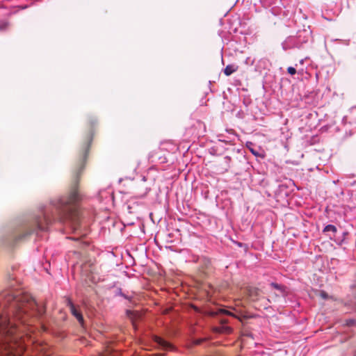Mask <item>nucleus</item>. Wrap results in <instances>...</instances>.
Masks as SVG:
<instances>
[{"label": "nucleus", "mask_w": 356, "mask_h": 356, "mask_svg": "<svg viewBox=\"0 0 356 356\" xmlns=\"http://www.w3.org/2000/svg\"><path fill=\"white\" fill-rule=\"evenodd\" d=\"M44 313L45 308L39 306L29 294L7 296L0 305V356H20L24 350V342L10 322L11 314L14 319L31 325L35 321L33 316L41 317Z\"/></svg>", "instance_id": "1"}, {"label": "nucleus", "mask_w": 356, "mask_h": 356, "mask_svg": "<svg viewBox=\"0 0 356 356\" xmlns=\"http://www.w3.org/2000/svg\"><path fill=\"white\" fill-rule=\"evenodd\" d=\"M155 341L165 350H172L173 348L171 344H170L168 342L165 341L161 337H156L155 339Z\"/></svg>", "instance_id": "6"}, {"label": "nucleus", "mask_w": 356, "mask_h": 356, "mask_svg": "<svg viewBox=\"0 0 356 356\" xmlns=\"http://www.w3.org/2000/svg\"><path fill=\"white\" fill-rule=\"evenodd\" d=\"M204 265H205L206 269L209 270L210 266H211V261L209 260H205Z\"/></svg>", "instance_id": "14"}, {"label": "nucleus", "mask_w": 356, "mask_h": 356, "mask_svg": "<svg viewBox=\"0 0 356 356\" xmlns=\"http://www.w3.org/2000/svg\"><path fill=\"white\" fill-rule=\"evenodd\" d=\"M146 178L143 177L140 182L138 183L135 187V193L138 197H145L151 190L149 186L146 183Z\"/></svg>", "instance_id": "3"}, {"label": "nucleus", "mask_w": 356, "mask_h": 356, "mask_svg": "<svg viewBox=\"0 0 356 356\" xmlns=\"http://www.w3.org/2000/svg\"><path fill=\"white\" fill-rule=\"evenodd\" d=\"M250 151L253 154L257 155V153L253 149H250Z\"/></svg>", "instance_id": "20"}, {"label": "nucleus", "mask_w": 356, "mask_h": 356, "mask_svg": "<svg viewBox=\"0 0 356 356\" xmlns=\"http://www.w3.org/2000/svg\"><path fill=\"white\" fill-rule=\"evenodd\" d=\"M127 316L131 319L132 321H134V317L138 315V314H136L131 311L127 310ZM133 325L135 326V323L133 322Z\"/></svg>", "instance_id": "10"}, {"label": "nucleus", "mask_w": 356, "mask_h": 356, "mask_svg": "<svg viewBox=\"0 0 356 356\" xmlns=\"http://www.w3.org/2000/svg\"><path fill=\"white\" fill-rule=\"evenodd\" d=\"M320 295L324 299L327 298V293L325 292H324V291H321Z\"/></svg>", "instance_id": "17"}, {"label": "nucleus", "mask_w": 356, "mask_h": 356, "mask_svg": "<svg viewBox=\"0 0 356 356\" xmlns=\"http://www.w3.org/2000/svg\"><path fill=\"white\" fill-rule=\"evenodd\" d=\"M270 286H271L272 287H273L274 289H277V290H282V286H281V285H279V284H277V283H274V282H273V283H271V284H270Z\"/></svg>", "instance_id": "13"}, {"label": "nucleus", "mask_w": 356, "mask_h": 356, "mask_svg": "<svg viewBox=\"0 0 356 356\" xmlns=\"http://www.w3.org/2000/svg\"><path fill=\"white\" fill-rule=\"evenodd\" d=\"M203 341H204V339H197V340H196V341H195V343L196 345H199V344H200Z\"/></svg>", "instance_id": "18"}, {"label": "nucleus", "mask_w": 356, "mask_h": 356, "mask_svg": "<svg viewBox=\"0 0 356 356\" xmlns=\"http://www.w3.org/2000/svg\"><path fill=\"white\" fill-rule=\"evenodd\" d=\"M95 123L96 120L92 119L89 120L87 122L86 130L79 143L76 156L72 164L69 193L66 197H61L58 201V209H61L66 216H75L78 213L76 204L82 199L79 188V182L93 139Z\"/></svg>", "instance_id": "2"}, {"label": "nucleus", "mask_w": 356, "mask_h": 356, "mask_svg": "<svg viewBox=\"0 0 356 356\" xmlns=\"http://www.w3.org/2000/svg\"><path fill=\"white\" fill-rule=\"evenodd\" d=\"M219 312H220V313L226 314H228V315H232V314L229 312H228V311H227L225 309H220Z\"/></svg>", "instance_id": "16"}, {"label": "nucleus", "mask_w": 356, "mask_h": 356, "mask_svg": "<svg viewBox=\"0 0 356 356\" xmlns=\"http://www.w3.org/2000/svg\"><path fill=\"white\" fill-rule=\"evenodd\" d=\"M38 227L40 230H44L45 229V226L40 222H38Z\"/></svg>", "instance_id": "15"}, {"label": "nucleus", "mask_w": 356, "mask_h": 356, "mask_svg": "<svg viewBox=\"0 0 356 356\" xmlns=\"http://www.w3.org/2000/svg\"><path fill=\"white\" fill-rule=\"evenodd\" d=\"M6 26H7V24L6 23H3V24L1 25V26H0V29H5Z\"/></svg>", "instance_id": "19"}, {"label": "nucleus", "mask_w": 356, "mask_h": 356, "mask_svg": "<svg viewBox=\"0 0 356 356\" xmlns=\"http://www.w3.org/2000/svg\"><path fill=\"white\" fill-rule=\"evenodd\" d=\"M203 273H204V274H206V275L208 273V272H206V271H204Z\"/></svg>", "instance_id": "22"}, {"label": "nucleus", "mask_w": 356, "mask_h": 356, "mask_svg": "<svg viewBox=\"0 0 356 356\" xmlns=\"http://www.w3.org/2000/svg\"><path fill=\"white\" fill-rule=\"evenodd\" d=\"M225 159L226 160V161H229L231 159L229 156H226L225 157Z\"/></svg>", "instance_id": "21"}, {"label": "nucleus", "mask_w": 356, "mask_h": 356, "mask_svg": "<svg viewBox=\"0 0 356 356\" xmlns=\"http://www.w3.org/2000/svg\"><path fill=\"white\" fill-rule=\"evenodd\" d=\"M261 291L254 287H251L248 289V295L252 301H257L259 299Z\"/></svg>", "instance_id": "5"}, {"label": "nucleus", "mask_w": 356, "mask_h": 356, "mask_svg": "<svg viewBox=\"0 0 356 356\" xmlns=\"http://www.w3.org/2000/svg\"><path fill=\"white\" fill-rule=\"evenodd\" d=\"M337 231V229L335 227V226L332 225H327L324 229H323V232H335Z\"/></svg>", "instance_id": "9"}, {"label": "nucleus", "mask_w": 356, "mask_h": 356, "mask_svg": "<svg viewBox=\"0 0 356 356\" xmlns=\"http://www.w3.org/2000/svg\"><path fill=\"white\" fill-rule=\"evenodd\" d=\"M67 305L70 307V312L72 314L76 317L77 321L79 322L81 325L83 324V317L82 314L77 310V309L75 307L74 305L72 303V302L67 299Z\"/></svg>", "instance_id": "4"}, {"label": "nucleus", "mask_w": 356, "mask_h": 356, "mask_svg": "<svg viewBox=\"0 0 356 356\" xmlns=\"http://www.w3.org/2000/svg\"><path fill=\"white\" fill-rule=\"evenodd\" d=\"M287 72L289 74L294 75L296 73V70L293 67H289L287 68Z\"/></svg>", "instance_id": "11"}, {"label": "nucleus", "mask_w": 356, "mask_h": 356, "mask_svg": "<svg viewBox=\"0 0 356 356\" xmlns=\"http://www.w3.org/2000/svg\"><path fill=\"white\" fill-rule=\"evenodd\" d=\"M215 330L217 332H220V333L228 334L232 332V328L229 327H227V326H222V327H216Z\"/></svg>", "instance_id": "8"}, {"label": "nucleus", "mask_w": 356, "mask_h": 356, "mask_svg": "<svg viewBox=\"0 0 356 356\" xmlns=\"http://www.w3.org/2000/svg\"><path fill=\"white\" fill-rule=\"evenodd\" d=\"M238 68V66L235 65H228L225 67L223 72L226 76H230L232 73L236 72Z\"/></svg>", "instance_id": "7"}, {"label": "nucleus", "mask_w": 356, "mask_h": 356, "mask_svg": "<svg viewBox=\"0 0 356 356\" xmlns=\"http://www.w3.org/2000/svg\"><path fill=\"white\" fill-rule=\"evenodd\" d=\"M29 234H31V233H30V232H26V233H25V234H20V235H19V236L17 237L16 240H17V241H20V240H22V238H25L27 235H29Z\"/></svg>", "instance_id": "12"}]
</instances>
